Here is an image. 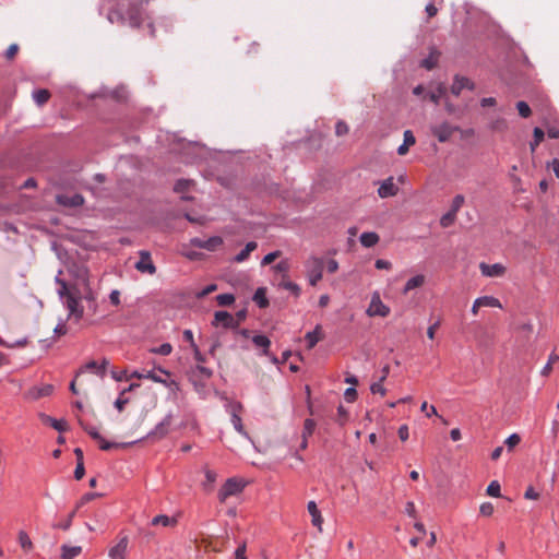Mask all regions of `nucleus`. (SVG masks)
<instances>
[{"label": "nucleus", "instance_id": "nucleus-59", "mask_svg": "<svg viewBox=\"0 0 559 559\" xmlns=\"http://www.w3.org/2000/svg\"><path fill=\"white\" fill-rule=\"evenodd\" d=\"M344 396L347 402L352 403L357 397V391L354 388H348L345 390Z\"/></svg>", "mask_w": 559, "mask_h": 559}, {"label": "nucleus", "instance_id": "nucleus-33", "mask_svg": "<svg viewBox=\"0 0 559 559\" xmlns=\"http://www.w3.org/2000/svg\"><path fill=\"white\" fill-rule=\"evenodd\" d=\"M197 377H201V378H204V379H209L212 377V370H210L209 368L206 367H203L201 365H198L194 369L191 370L190 372V379L193 380L195 379Z\"/></svg>", "mask_w": 559, "mask_h": 559}, {"label": "nucleus", "instance_id": "nucleus-53", "mask_svg": "<svg viewBox=\"0 0 559 559\" xmlns=\"http://www.w3.org/2000/svg\"><path fill=\"white\" fill-rule=\"evenodd\" d=\"M420 411L425 412L427 417H430L432 415H438L437 408L433 405L429 406L427 402L421 403Z\"/></svg>", "mask_w": 559, "mask_h": 559}, {"label": "nucleus", "instance_id": "nucleus-45", "mask_svg": "<svg viewBox=\"0 0 559 559\" xmlns=\"http://www.w3.org/2000/svg\"><path fill=\"white\" fill-rule=\"evenodd\" d=\"M516 108L519 110L520 116L523 118H528L532 114L530 106L527 105V103L523 100L518 102Z\"/></svg>", "mask_w": 559, "mask_h": 559}, {"label": "nucleus", "instance_id": "nucleus-61", "mask_svg": "<svg viewBox=\"0 0 559 559\" xmlns=\"http://www.w3.org/2000/svg\"><path fill=\"white\" fill-rule=\"evenodd\" d=\"M399 438L402 440V441H406L409 437V430H408V426L407 425H402L400 428H399Z\"/></svg>", "mask_w": 559, "mask_h": 559}, {"label": "nucleus", "instance_id": "nucleus-34", "mask_svg": "<svg viewBox=\"0 0 559 559\" xmlns=\"http://www.w3.org/2000/svg\"><path fill=\"white\" fill-rule=\"evenodd\" d=\"M177 523V520L174 519V518H170L168 515H157L155 518H153L152 520V524L153 525H163V526H174L176 525Z\"/></svg>", "mask_w": 559, "mask_h": 559}, {"label": "nucleus", "instance_id": "nucleus-28", "mask_svg": "<svg viewBox=\"0 0 559 559\" xmlns=\"http://www.w3.org/2000/svg\"><path fill=\"white\" fill-rule=\"evenodd\" d=\"M33 99L38 106H43L50 98V92L48 90L41 88L33 92Z\"/></svg>", "mask_w": 559, "mask_h": 559}, {"label": "nucleus", "instance_id": "nucleus-44", "mask_svg": "<svg viewBox=\"0 0 559 559\" xmlns=\"http://www.w3.org/2000/svg\"><path fill=\"white\" fill-rule=\"evenodd\" d=\"M281 286L289 292H292L296 297L300 295V287L296 283L290 281H283Z\"/></svg>", "mask_w": 559, "mask_h": 559}, {"label": "nucleus", "instance_id": "nucleus-2", "mask_svg": "<svg viewBox=\"0 0 559 559\" xmlns=\"http://www.w3.org/2000/svg\"><path fill=\"white\" fill-rule=\"evenodd\" d=\"M324 260L317 255H310L305 261V272L311 286H316L323 277Z\"/></svg>", "mask_w": 559, "mask_h": 559}, {"label": "nucleus", "instance_id": "nucleus-63", "mask_svg": "<svg viewBox=\"0 0 559 559\" xmlns=\"http://www.w3.org/2000/svg\"><path fill=\"white\" fill-rule=\"evenodd\" d=\"M246 551H247V548H246V544L243 543L236 549L235 559H247Z\"/></svg>", "mask_w": 559, "mask_h": 559}, {"label": "nucleus", "instance_id": "nucleus-29", "mask_svg": "<svg viewBox=\"0 0 559 559\" xmlns=\"http://www.w3.org/2000/svg\"><path fill=\"white\" fill-rule=\"evenodd\" d=\"M131 378L150 379L157 383L165 382V379L162 376L157 374L155 371H147L146 373L134 371L132 372Z\"/></svg>", "mask_w": 559, "mask_h": 559}, {"label": "nucleus", "instance_id": "nucleus-6", "mask_svg": "<svg viewBox=\"0 0 559 559\" xmlns=\"http://www.w3.org/2000/svg\"><path fill=\"white\" fill-rule=\"evenodd\" d=\"M190 245L197 248L205 249L207 251H215L223 245V238L219 236H213L206 240L201 238H192Z\"/></svg>", "mask_w": 559, "mask_h": 559}, {"label": "nucleus", "instance_id": "nucleus-57", "mask_svg": "<svg viewBox=\"0 0 559 559\" xmlns=\"http://www.w3.org/2000/svg\"><path fill=\"white\" fill-rule=\"evenodd\" d=\"M347 132H348V126L343 121H338L335 126L336 135L341 136V135L346 134Z\"/></svg>", "mask_w": 559, "mask_h": 559}, {"label": "nucleus", "instance_id": "nucleus-52", "mask_svg": "<svg viewBox=\"0 0 559 559\" xmlns=\"http://www.w3.org/2000/svg\"><path fill=\"white\" fill-rule=\"evenodd\" d=\"M76 510H78V509L75 508V510H74V511H72V512L68 515V518H67L62 523H60V524L58 525V527H59V528H61V530H63V531H68V530L71 527V525H72V520H73V518H74V515H75Z\"/></svg>", "mask_w": 559, "mask_h": 559}, {"label": "nucleus", "instance_id": "nucleus-60", "mask_svg": "<svg viewBox=\"0 0 559 559\" xmlns=\"http://www.w3.org/2000/svg\"><path fill=\"white\" fill-rule=\"evenodd\" d=\"M374 266L378 269V270H390L392 267V264L390 261L388 260H383V259H378L374 263Z\"/></svg>", "mask_w": 559, "mask_h": 559}, {"label": "nucleus", "instance_id": "nucleus-19", "mask_svg": "<svg viewBox=\"0 0 559 559\" xmlns=\"http://www.w3.org/2000/svg\"><path fill=\"white\" fill-rule=\"evenodd\" d=\"M403 136H404V142L397 148L399 155H405L408 152L409 146L414 145L416 142L415 136L411 130L404 131Z\"/></svg>", "mask_w": 559, "mask_h": 559}, {"label": "nucleus", "instance_id": "nucleus-17", "mask_svg": "<svg viewBox=\"0 0 559 559\" xmlns=\"http://www.w3.org/2000/svg\"><path fill=\"white\" fill-rule=\"evenodd\" d=\"M213 324L216 326L222 325L224 328H230L234 324V317L227 311H216Z\"/></svg>", "mask_w": 559, "mask_h": 559}, {"label": "nucleus", "instance_id": "nucleus-3", "mask_svg": "<svg viewBox=\"0 0 559 559\" xmlns=\"http://www.w3.org/2000/svg\"><path fill=\"white\" fill-rule=\"evenodd\" d=\"M246 487V481L241 478H228L218 490L217 497L221 502H225L229 497L239 495Z\"/></svg>", "mask_w": 559, "mask_h": 559}, {"label": "nucleus", "instance_id": "nucleus-8", "mask_svg": "<svg viewBox=\"0 0 559 559\" xmlns=\"http://www.w3.org/2000/svg\"><path fill=\"white\" fill-rule=\"evenodd\" d=\"M242 409V406L240 403H230L228 405V412L231 416V424L234 426V428L242 436H245L246 438H248V433L247 431L245 430L243 428V425H242V421H241V417H240V412Z\"/></svg>", "mask_w": 559, "mask_h": 559}, {"label": "nucleus", "instance_id": "nucleus-11", "mask_svg": "<svg viewBox=\"0 0 559 559\" xmlns=\"http://www.w3.org/2000/svg\"><path fill=\"white\" fill-rule=\"evenodd\" d=\"M479 270L481 275L486 277H500L503 276L507 271L506 266L501 263L487 264L485 262L479 264Z\"/></svg>", "mask_w": 559, "mask_h": 559}, {"label": "nucleus", "instance_id": "nucleus-27", "mask_svg": "<svg viewBox=\"0 0 559 559\" xmlns=\"http://www.w3.org/2000/svg\"><path fill=\"white\" fill-rule=\"evenodd\" d=\"M107 364H108V361L106 359H103L102 364H98L97 361L93 360V361H88L83 368L85 370H91V371L103 377L105 373Z\"/></svg>", "mask_w": 559, "mask_h": 559}, {"label": "nucleus", "instance_id": "nucleus-13", "mask_svg": "<svg viewBox=\"0 0 559 559\" xmlns=\"http://www.w3.org/2000/svg\"><path fill=\"white\" fill-rule=\"evenodd\" d=\"M53 391V386L51 384H43L40 386H33L31 388L25 396L26 399L28 400H38L40 397H44V396H48L52 393Z\"/></svg>", "mask_w": 559, "mask_h": 559}, {"label": "nucleus", "instance_id": "nucleus-1", "mask_svg": "<svg viewBox=\"0 0 559 559\" xmlns=\"http://www.w3.org/2000/svg\"><path fill=\"white\" fill-rule=\"evenodd\" d=\"M69 274L73 280L72 284H68L64 280L56 276V284L59 286L57 293L62 299L64 307L69 311L70 317L80 320L83 317L84 308L81 300H94L95 294L91 287L90 271L84 264L73 263L69 266Z\"/></svg>", "mask_w": 559, "mask_h": 559}, {"label": "nucleus", "instance_id": "nucleus-10", "mask_svg": "<svg viewBox=\"0 0 559 559\" xmlns=\"http://www.w3.org/2000/svg\"><path fill=\"white\" fill-rule=\"evenodd\" d=\"M399 192V187L394 183L393 177H389L385 180L380 182L378 188V195L381 199H386L396 195Z\"/></svg>", "mask_w": 559, "mask_h": 559}, {"label": "nucleus", "instance_id": "nucleus-16", "mask_svg": "<svg viewBox=\"0 0 559 559\" xmlns=\"http://www.w3.org/2000/svg\"><path fill=\"white\" fill-rule=\"evenodd\" d=\"M464 88L473 90L474 84L464 76H455L451 86V92L455 96H459Z\"/></svg>", "mask_w": 559, "mask_h": 559}, {"label": "nucleus", "instance_id": "nucleus-21", "mask_svg": "<svg viewBox=\"0 0 559 559\" xmlns=\"http://www.w3.org/2000/svg\"><path fill=\"white\" fill-rule=\"evenodd\" d=\"M305 338L307 342V347L309 349L313 348L318 344V342L322 338L321 326L317 325L313 331H310L305 335Z\"/></svg>", "mask_w": 559, "mask_h": 559}, {"label": "nucleus", "instance_id": "nucleus-64", "mask_svg": "<svg viewBox=\"0 0 559 559\" xmlns=\"http://www.w3.org/2000/svg\"><path fill=\"white\" fill-rule=\"evenodd\" d=\"M548 168H552L557 178H559V159L554 158L551 162L547 164Z\"/></svg>", "mask_w": 559, "mask_h": 559}, {"label": "nucleus", "instance_id": "nucleus-25", "mask_svg": "<svg viewBox=\"0 0 559 559\" xmlns=\"http://www.w3.org/2000/svg\"><path fill=\"white\" fill-rule=\"evenodd\" d=\"M477 306L481 307H492V308H501V302L498 298L492 296H483L479 298H476Z\"/></svg>", "mask_w": 559, "mask_h": 559}, {"label": "nucleus", "instance_id": "nucleus-43", "mask_svg": "<svg viewBox=\"0 0 559 559\" xmlns=\"http://www.w3.org/2000/svg\"><path fill=\"white\" fill-rule=\"evenodd\" d=\"M316 423L312 419H306L304 423L302 438H308L314 431Z\"/></svg>", "mask_w": 559, "mask_h": 559}, {"label": "nucleus", "instance_id": "nucleus-9", "mask_svg": "<svg viewBox=\"0 0 559 559\" xmlns=\"http://www.w3.org/2000/svg\"><path fill=\"white\" fill-rule=\"evenodd\" d=\"M139 261L135 263V269L141 273H147L150 275L155 274L156 267L152 261L151 254L147 251H140Z\"/></svg>", "mask_w": 559, "mask_h": 559}, {"label": "nucleus", "instance_id": "nucleus-54", "mask_svg": "<svg viewBox=\"0 0 559 559\" xmlns=\"http://www.w3.org/2000/svg\"><path fill=\"white\" fill-rule=\"evenodd\" d=\"M280 255H281V252H280V251H273V252H270V253H267V254L262 259L261 264H262V265L271 264V263H272L275 259H277Z\"/></svg>", "mask_w": 559, "mask_h": 559}, {"label": "nucleus", "instance_id": "nucleus-39", "mask_svg": "<svg viewBox=\"0 0 559 559\" xmlns=\"http://www.w3.org/2000/svg\"><path fill=\"white\" fill-rule=\"evenodd\" d=\"M533 134H534V140L530 144L532 153L535 152L536 147L544 140L545 132L540 128L536 127L533 131Z\"/></svg>", "mask_w": 559, "mask_h": 559}, {"label": "nucleus", "instance_id": "nucleus-20", "mask_svg": "<svg viewBox=\"0 0 559 559\" xmlns=\"http://www.w3.org/2000/svg\"><path fill=\"white\" fill-rule=\"evenodd\" d=\"M360 243L366 248H371L376 246L380 238L379 235L374 231L362 233L359 237Z\"/></svg>", "mask_w": 559, "mask_h": 559}, {"label": "nucleus", "instance_id": "nucleus-26", "mask_svg": "<svg viewBox=\"0 0 559 559\" xmlns=\"http://www.w3.org/2000/svg\"><path fill=\"white\" fill-rule=\"evenodd\" d=\"M82 551L80 546H67L61 547V559H74Z\"/></svg>", "mask_w": 559, "mask_h": 559}, {"label": "nucleus", "instance_id": "nucleus-46", "mask_svg": "<svg viewBox=\"0 0 559 559\" xmlns=\"http://www.w3.org/2000/svg\"><path fill=\"white\" fill-rule=\"evenodd\" d=\"M521 442V438L518 433L510 435L504 443L508 447L509 451H511L514 447H516Z\"/></svg>", "mask_w": 559, "mask_h": 559}, {"label": "nucleus", "instance_id": "nucleus-31", "mask_svg": "<svg viewBox=\"0 0 559 559\" xmlns=\"http://www.w3.org/2000/svg\"><path fill=\"white\" fill-rule=\"evenodd\" d=\"M96 441L98 442L99 448L104 451H108V450L117 449V448H126L133 443V442H129V443L109 442V441L105 440L102 436H100V439H97Z\"/></svg>", "mask_w": 559, "mask_h": 559}, {"label": "nucleus", "instance_id": "nucleus-50", "mask_svg": "<svg viewBox=\"0 0 559 559\" xmlns=\"http://www.w3.org/2000/svg\"><path fill=\"white\" fill-rule=\"evenodd\" d=\"M100 497V493H97V492H88V493H85L81 499L80 501L78 502L76 504V509H79L80 507H82L83 504L96 499Z\"/></svg>", "mask_w": 559, "mask_h": 559}, {"label": "nucleus", "instance_id": "nucleus-5", "mask_svg": "<svg viewBox=\"0 0 559 559\" xmlns=\"http://www.w3.org/2000/svg\"><path fill=\"white\" fill-rule=\"evenodd\" d=\"M456 130L457 127H454L449 122H442L431 127L432 135L436 136L441 143L449 141Z\"/></svg>", "mask_w": 559, "mask_h": 559}, {"label": "nucleus", "instance_id": "nucleus-62", "mask_svg": "<svg viewBox=\"0 0 559 559\" xmlns=\"http://www.w3.org/2000/svg\"><path fill=\"white\" fill-rule=\"evenodd\" d=\"M19 51V46L16 44H12L8 47L7 51H5V57L11 60L15 57V55Z\"/></svg>", "mask_w": 559, "mask_h": 559}, {"label": "nucleus", "instance_id": "nucleus-32", "mask_svg": "<svg viewBox=\"0 0 559 559\" xmlns=\"http://www.w3.org/2000/svg\"><path fill=\"white\" fill-rule=\"evenodd\" d=\"M204 476H205V480L203 483V487L205 490H212L213 487H214V484L217 479V474L212 471V469H209V468H205L204 469Z\"/></svg>", "mask_w": 559, "mask_h": 559}, {"label": "nucleus", "instance_id": "nucleus-30", "mask_svg": "<svg viewBox=\"0 0 559 559\" xmlns=\"http://www.w3.org/2000/svg\"><path fill=\"white\" fill-rule=\"evenodd\" d=\"M253 300L260 308H265L269 305L266 289L264 287L258 288L253 295Z\"/></svg>", "mask_w": 559, "mask_h": 559}, {"label": "nucleus", "instance_id": "nucleus-58", "mask_svg": "<svg viewBox=\"0 0 559 559\" xmlns=\"http://www.w3.org/2000/svg\"><path fill=\"white\" fill-rule=\"evenodd\" d=\"M85 473L84 463L83 462H76V467L74 471V477L75 479L80 480L83 478Z\"/></svg>", "mask_w": 559, "mask_h": 559}, {"label": "nucleus", "instance_id": "nucleus-36", "mask_svg": "<svg viewBox=\"0 0 559 559\" xmlns=\"http://www.w3.org/2000/svg\"><path fill=\"white\" fill-rule=\"evenodd\" d=\"M19 544L20 546L25 550L29 551L33 549V543L28 536V534L25 531L19 532Z\"/></svg>", "mask_w": 559, "mask_h": 559}, {"label": "nucleus", "instance_id": "nucleus-14", "mask_svg": "<svg viewBox=\"0 0 559 559\" xmlns=\"http://www.w3.org/2000/svg\"><path fill=\"white\" fill-rule=\"evenodd\" d=\"M128 537L123 536L117 543V545L112 546L109 549L108 556L110 559H126V551L128 548Z\"/></svg>", "mask_w": 559, "mask_h": 559}, {"label": "nucleus", "instance_id": "nucleus-22", "mask_svg": "<svg viewBox=\"0 0 559 559\" xmlns=\"http://www.w3.org/2000/svg\"><path fill=\"white\" fill-rule=\"evenodd\" d=\"M39 417L44 424L50 425L58 431H64L67 429V423L62 419L58 420L45 414H40Z\"/></svg>", "mask_w": 559, "mask_h": 559}, {"label": "nucleus", "instance_id": "nucleus-12", "mask_svg": "<svg viewBox=\"0 0 559 559\" xmlns=\"http://www.w3.org/2000/svg\"><path fill=\"white\" fill-rule=\"evenodd\" d=\"M124 20L131 27H140L144 21V12L140 7L131 8L128 10Z\"/></svg>", "mask_w": 559, "mask_h": 559}, {"label": "nucleus", "instance_id": "nucleus-24", "mask_svg": "<svg viewBox=\"0 0 559 559\" xmlns=\"http://www.w3.org/2000/svg\"><path fill=\"white\" fill-rule=\"evenodd\" d=\"M252 342L257 347L262 348V355H269V347L271 345V341L265 335H254L252 337Z\"/></svg>", "mask_w": 559, "mask_h": 559}, {"label": "nucleus", "instance_id": "nucleus-42", "mask_svg": "<svg viewBox=\"0 0 559 559\" xmlns=\"http://www.w3.org/2000/svg\"><path fill=\"white\" fill-rule=\"evenodd\" d=\"M219 306H230L235 301V296L231 294H221L216 296Z\"/></svg>", "mask_w": 559, "mask_h": 559}, {"label": "nucleus", "instance_id": "nucleus-23", "mask_svg": "<svg viewBox=\"0 0 559 559\" xmlns=\"http://www.w3.org/2000/svg\"><path fill=\"white\" fill-rule=\"evenodd\" d=\"M258 245L255 241H249L246 247L234 258L238 263L246 261L250 253L257 249Z\"/></svg>", "mask_w": 559, "mask_h": 559}, {"label": "nucleus", "instance_id": "nucleus-37", "mask_svg": "<svg viewBox=\"0 0 559 559\" xmlns=\"http://www.w3.org/2000/svg\"><path fill=\"white\" fill-rule=\"evenodd\" d=\"M439 58V53L437 51H431L430 55L421 61V67L431 70L437 66Z\"/></svg>", "mask_w": 559, "mask_h": 559}, {"label": "nucleus", "instance_id": "nucleus-47", "mask_svg": "<svg viewBox=\"0 0 559 559\" xmlns=\"http://www.w3.org/2000/svg\"><path fill=\"white\" fill-rule=\"evenodd\" d=\"M479 512L484 516H491L495 512V507L491 502H484L479 507Z\"/></svg>", "mask_w": 559, "mask_h": 559}, {"label": "nucleus", "instance_id": "nucleus-18", "mask_svg": "<svg viewBox=\"0 0 559 559\" xmlns=\"http://www.w3.org/2000/svg\"><path fill=\"white\" fill-rule=\"evenodd\" d=\"M426 283V276L424 274H417L412 276L404 285L403 294H407L411 290L421 287Z\"/></svg>", "mask_w": 559, "mask_h": 559}, {"label": "nucleus", "instance_id": "nucleus-7", "mask_svg": "<svg viewBox=\"0 0 559 559\" xmlns=\"http://www.w3.org/2000/svg\"><path fill=\"white\" fill-rule=\"evenodd\" d=\"M171 421H173V416L170 414L166 415L165 418L160 423H158L154 427V429L148 432V435L146 437L151 438V439H156V440L163 439L165 436L168 435V432L170 430Z\"/></svg>", "mask_w": 559, "mask_h": 559}, {"label": "nucleus", "instance_id": "nucleus-55", "mask_svg": "<svg viewBox=\"0 0 559 559\" xmlns=\"http://www.w3.org/2000/svg\"><path fill=\"white\" fill-rule=\"evenodd\" d=\"M405 513H406L409 518H413V519H416V518H417V510H416L415 503H414L413 501H408V502L405 504Z\"/></svg>", "mask_w": 559, "mask_h": 559}, {"label": "nucleus", "instance_id": "nucleus-35", "mask_svg": "<svg viewBox=\"0 0 559 559\" xmlns=\"http://www.w3.org/2000/svg\"><path fill=\"white\" fill-rule=\"evenodd\" d=\"M559 362V355L550 354L547 364L543 367L540 373L544 377H548L552 371V366Z\"/></svg>", "mask_w": 559, "mask_h": 559}, {"label": "nucleus", "instance_id": "nucleus-40", "mask_svg": "<svg viewBox=\"0 0 559 559\" xmlns=\"http://www.w3.org/2000/svg\"><path fill=\"white\" fill-rule=\"evenodd\" d=\"M487 495L491 497H500L501 496V487L497 480H492L487 487Z\"/></svg>", "mask_w": 559, "mask_h": 559}, {"label": "nucleus", "instance_id": "nucleus-56", "mask_svg": "<svg viewBox=\"0 0 559 559\" xmlns=\"http://www.w3.org/2000/svg\"><path fill=\"white\" fill-rule=\"evenodd\" d=\"M192 185L193 182L191 180H178V182L175 186V190L181 192L188 190Z\"/></svg>", "mask_w": 559, "mask_h": 559}, {"label": "nucleus", "instance_id": "nucleus-48", "mask_svg": "<svg viewBox=\"0 0 559 559\" xmlns=\"http://www.w3.org/2000/svg\"><path fill=\"white\" fill-rule=\"evenodd\" d=\"M370 391L373 393V394H381L382 396H384L386 394V390L385 388L383 386V381L379 380L377 382H373L371 385H370Z\"/></svg>", "mask_w": 559, "mask_h": 559}, {"label": "nucleus", "instance_id": "nucleus-38", "mask_svg": "<svg viewBox=\"0 0 559 559\" xmlns=\"http://www.w3.org/2000/svg\"><path fill=\"white\" fill-rule=\"evenodd\" d=\"M456 219V213L453 211H449L445 214H443L440 218V225L443 228H448L454 224Z\"/></svg>", "mask_w": 559, "mask_h": 559}, {"label": "nucleus", "instance_id": "nucleus-15", "mask_svg": "<svg viewBox=\"0 0 559 559\" xmlns=\"http://www.w3.org/2000/svg\"><path fill=\"white\" fill-rule=\"evenodd\" d=\"M307 510L311 515V523L313 526L318 528L319 532H322L323 518L321 515L320 510L314 501H309L307 504Z\"/></svg>", "mask_w": 559, "mask_h": 559}, {"label": "nucleus", "instance_id": "nucleus-41", "mask_svg": "<svg viewBox=\"0 0 559 559\" xmlns=\"http://www.w3.org/2000/svg\"><path fill=\"white\" fill-rule=\"evenodd\" d=\"M158 371L165 376V382H160L162 384H164L165 386L169 388L170 390H177L178 389V383L175 381V380H169V371L163 369V368H159Z\"/></svg>", "mask_w": 559, "mask_h": 559}, {"label": "nucleus", "instance_id": "nucleus-51", "mask_svg": "<svg viewBox=\"0 0 559 559\" xmlns=\"http://www.w3.org/2000/svg\"><path fill=\"white\" fill-rule=\"evenodd\" d=\"M173 346L169 343H164L159 347L152 349L153 353L167 356L171 353Z\"/></svg>", "mask_w": 559, "mask_h": 559}, {"label": "nucleus", "instance_id": "nucleus-49", "mask_svg": "<svg viewBox=\"0 0 559 559\" xmlns=\"http://www.w3.org/2000/svg\"><path fill=\"white\" fill-rule=\"evenodd\" d=\"M464 197L462 194H457L452 200L451 211L457 213L462 205L464 204Z\"/></svg>", "mask_w": 559, "mask_h": 559}, {"label": "nucleus", "instance_id": "nucleus-4", "mask_svg": "<svg viewBox=\"0 0 559 559\" xmlns=\"http://www.w3.org/2000/svg\"><path fill=\"white\" fill-rule=\"evenodd\" d=\"M368 317H381L385 318L390 314V307L386 306L380 297L379 292H374L371 295L370 304L366 310Z\"/></svg>", "mask_w": 559, "mask_h": 559}]
</instances>
